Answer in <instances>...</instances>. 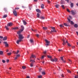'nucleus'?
<instances>
[{
	"mask_svg": "<svg viewBox=\"0 0 78 78\" xmlns=\"http://www.w3.org/2000/svg\"><path fill=\"white\" fill-rule=\"evenodd\" d=\"M20 54H17L16 55V56L18 58L19 57H20Z\"/></svg>",
	"mask_w": 78,
	"mask_h": 78,
	"instance_id": "35",
	"label": "nucleus"
},
{
	"mask_svg": "<svg viewBox=\"0 0 78 78\" xmlns=\"http://www.w3.org/2000/svg\"><path fill=\"white\" fill-rule=\"evenodd\" d=\"M32 5L31 4H29V7L30 9V10L31 9V8H32Z\"/></svg>",
	"mask_w": 78,
	"mask_h": 78,
	"instance_id": "14",
	"label": "nucleus"
},
{
	"mask_svg": "<svg viewBox=\"0 0 78 78\" xmlns=\"http://www.w3.org/2000/svg\"><path fill=\"white\" fill-rule=\"evenodd\" d=\"M22 8H24V9L26 8V7H25V6H22Z\"/></svg>",
	"mask_w": 78,
	"mask_h": 78,
	"instance_id": "50",
	"label": "nucleus"
},
{
	"mask_svg": "<svg viewBox=\"0 0 78 78\" xmlns=\"http://www.w3.org/2000/svg\"><path fill=\"white\" fill-rule=\"evenodd\" d=\"M43 53H44V54H46V53H47V51H44L43 52Z\"/></svg>",
	"mask_w": 78,
	"mask_h": 78,
	"instance_id": "47",
	"label": "nucleus"
},
{
	"mask_svg": "<svg viewBox=\"0 0 78 78\" xmlns=\"http://www.w3.org/2000/svg\"><path fill=\"white\" fill-rule=\"evenodd\" d=\"M5 28L7 30H9V28L7 26H5Z\"/></svg>",
	"mask_w": 78,
	"mask_h": 78,
	"instance_id": "38",
	"label": "nucleus"
},
{
	"mask_svg": "<svg viewBox=\"0 0 78 78\" xmlns=\"http://www.w3.org/2000/svg\"><path fill=\"white\" fill-rule=\"evenodd\" d=\"M44 58V55H43L41 57V59H43V58Z\"/></svg>",
	"mask_w": 78,
	"mask_h": 78,
	"instance_id": "59",
	"label": "nucleus"
},
{
	"mask_svg": "<svg viewBox=\"0 0 78 78\" xmlns=\"http://www.w3.org/2000/svg\"><path fill=\"white\" fill-rule=\"evenodd\" d=\"M67 72H68V73H71V71H70L69 70H67Z\"/></svg>",
	"mask_w": 78,
	"mask_h": 78,
	"instance_id": "45",
	"label": "nucleus"
},
{
	"mask_svg": "<svg viewBox=\"0 0 78 78\" xmlns=\"http://www.w3.org/2000/svg\"><path fill=\"white\" fill-rule=\"evenodd\" d=\"M59 27H64V26H63V25H59Z\"/></svg>",
	"mask_w": 78,
	"mask_h": 78,
	"instance_id": "44",
	"label": "nucleus"
},
{
	"mask_svg": "<svg viewBox=\"0 0 78 78\" xmlns=\"http://www.w3.org/2000/svg\"><path fill=\"white\" fill-rule=\"evenodd\" d=\"M65 1H66L67 2V3H69V0H65Z\"/></svg>",
	"mask_w": 78,
	"mask_h": 78,
	"instance_id": "60",
	"label": "nucleus"
},
{
	"mask_svg": "<svg viewBox=\"0 0 78 78\" xmlns=\"http://www.w3.org/2000/svg\"><path fill=\"white\" fill-rule=\"evenodd\" d=\"M76 33L77 36H78V32L76 31Z\"/></svg>",
	"mask_w": 78,
	"mask_h": 78,
	"instance_id": "64",
	"label": "nucleus"
},
{
	"mask_svg": "<svg viewBox=\"0 0 78 78\" xmlns=\"http://www.w3.org/2000/svg\"><path fill=\"white\" fill-rule=\"evenodd\" d=\"M67 45H68V46H69V47L71 46L70 44L69 43H68Z\"/></svg>",
	"mask_w": 78,
	"mask_h": 78,
	"instance_id": "48",
	"label": "nucleus"
},
{
	"mask_svg": "<svg viewBox=\"0 0 78 78\" xmlns=\"http://www.w3.org/2000/svg\"><path fill=\"white\" fill-rule=\"evenodd\" d=\"M72 48H73V49H74V48H75V46L73 47Z\"/></svg>",
	"mask_w": 78,
	"mask_h": 78,
	"instance_id": "63",
	"label": "nucleus"
},
{
	"mask_svg": "<svg viewBox=\"0 0 78 78\" xmlns=\"http://www.w3.org/2000/svg\"><path fill=\"white\" fill-rule=\"evenodd\" d=\"M60 58L61 60L62 61V62L64 63L66 62V61H64V59H63V57H60Z\"/></svg>",
	"mask_w": 78,
	"mask_h": 78,
	"instance_id": "15",
	"label": "nucleus"
},
{
	"mask_svg": "<svg viewBox=\"0 0 78 78\" xmlns=\"http://www.w3.org/2000/svg\"><path fill=\"white\" fill-rule=\"evenodd\" d=\"M42 76L40 75L38 76V78H42Z\"/></svg>",
	"mask_w": 78,
	"mask_h": 78,
	"instance_id": "40",
	"label": "nucleus"
},
{
	"mask_svg": "<svg viewBox=\"0 0 78 78\" xmlns=\"http://www.w3.org/2000/svg\"><path fill=\"white\" fill-rule=\"evenodd\" d=\"M3 54V52L2 51H0V55H2Z\"/></svg>",
	"mask_w": 78,
	"mask_h": 78,
	"instance_id": "26",
	"label": "nucleus"
},
{
	"mask_svg": "<svg viewBox=\"0 0 78 78\" xmlns=\"http://www.w3.org/2000/svg\"><path fill=\"white\" fill-rule=\"evenodd\" d=\"M15 9L16 10V9H19V8H16Z\"/></svg>",
	"mask_w": 78,
	"mask_h": 78,
	"instance_id": "57",
	"label": "nucleus"
},
{
	"mask_svg": "<svg viewBox=\"0 0 78 78\" xmlns=\"http://www.w3.org/2000/svg\"><path fill=\"white\" fill-rule=\"evenodd\" d=\"M6 61L7 62H9V59H7Z\"/></svg>",
	"mask_w": 78,
	"mask_h": 78,
	"instance_id": "58",
	"label": "nucleus"
},
{
	"mask_svg": "<svg viewBox=\"0 0 78 78\" xmlns=\"http://www.w3.org/2000/svg\"><path fill=\"white\" fill-rule=\"evenodd\" d=\"M32 58H36V56L34 55H32L30 57V59H32Z\"/></svg>",
	"mask_w": 78,
	"mask_h": 78,
	"instance_id": "7",
	"label": "nucleus"
},
{
	"mask_svg": "<svg viewBox=\"0 0 78 78\" xmlns=\"http://www.w3.org/2000/svg\"><path fill=\"white\" fill-rule=\"evenodd\" d=\"M42 68H40L39 69V72H42Z\"/></svg>",
	"mask_w": 78,
	"mask_h": 78,
	"instance_id": "29",
	"label": "nucleus"
},
{
	"mask_svg": "<svg viewBox=\"0 0 78 78\" xmlns=\"http://www.w3.org/2000/svg\"><path fill=\"white\" fill-rule=\"evenodd\" d=\"M12 25V23H9L7 24L8 27H11Z\"/></svg>",
	"mask_w": 78,
	"mask_h": 78,
	"instance_id": "8",
	"label": "nucleus"
},
{
	"mask_svg": "<svg viewBox=\"0 0 78 78\" xmlns=\"http://www.w3.org/2000/svg\"><path fill=\"white\" fill-rule=\"evenodd\" d=\"M69 17L71 19H72V17L71 16H69Z\"/></svg>",
	"mask_w": 78,
	"mask_h": 78,
	"instance_id": "52",
	"label": "nucleus"
},
{
	"mask_svg": "<svg viewBox=\"0 0 78 78\" xmlns=\"http://www.w3.org/2000/svg\"><path fill=\"white\" fill-rule=\"evenodd\" d=\"M74 27H75V28H78V24H74Z\"/></svg>",
	"mask_w": 78,
	"mask_h": 78,
	"instance_id": "21",
	"label": "nucleus"
},
{
	"mask_svg": "<svg viewBox=\"0 0 78 78\" xmlns=\"http://www.w3.org/2000/svg\"><path fill=\"white\" fill-rule=\"evenodd\" d=\"M31 61L32 62H33V63L34 62H35V61H34V60H31L30 61V62H31Z\"/></svg>",
	"mask_w": 78,
	"mask_h": 78,
	"instance_id": "31",
	"label": "nucleus"
},
{
	"mask_svg": "<svg viewBox=\"0 0 78 78\" xmlns=\"http://www.w3.org/2000/svg\"><path fill=\"white\" fill-rule=\"evenodd\" d=\"M36 11L37 12L40 13L41 12V10L39 9H36Z\"/></svg>",
	"mask_w": 78,
	"mask_h": 78,
	"instance_id": "17",
	"label": "nucleus"
},
{
	"mask_svg": "<svg viewBox=\"0 0 78 78\" xmlns=\"http://www.w3.org/2000/svg\"><path fill=\"white\" fill-rule=\"evenodd\" d=\"M63 25L65 26V27H69V26L68 24H66V23H64Z\"/></svg>",
	"mask_w": 78,
	"mask_h": 78,
	"instance_id": "20",
	"label": "nucleus"
},
{
	"mask_svg": "<svg viewBox=\"0 0 78 78\" xmlns=\"http://www.w3.org/2000/svg\"><path fill=\"white\" fill-rule=\"evenodd\" d=\"M62 41H63V45H66V43H65V41L64 40H63Z\"/></svg>",
	"mask_w": 78,
	"mask_h": 78,
	"instance_id": "22",
	"label": "nucleus"
},
{
	"mask_svg": "<svg viewBox=\"0 0 78 78\" xmlns=\"http://www.w3.org/2000/svg\"><path fill=\"white\" fill-rule=\"evenodd\" d=\"M42 75H45V73L44 71L42 72Z\"/></svg>",
	"mask_w": 78,
	"mask_h": 78,
	"instance_id": "36",
	"label": "nucleus"
},
{
	"mask_svg": "<svg viewBox=\"0 0 78 78\" xmlns=\"http://www.w3.org/2000/svg\"><path fill=\"white\" fill-rule=\"evenodd\" d=\"M21 32H22V31H21V29H20V31L17 32V34H19V35H20V34H20V33H21Z\"/></svg>",
	"mask_w": 78,
	"mask_h": 78,
	"instance_id": "11",
	"label": "nucleus"
},
{
	"mask_svg": "<svg viewBox=\"0 0 78 78\" xmlns=\"http://www.w3.org/2000/svg\"><path fill=\"white\" fill-rule=\"evenodd\" d=\"M8 17V15H4L2 17V18H6V17Z\"/></svg>",
	"mask_w": 78,
	"mask_h": 78,
	"instance_id": "19",
	"label": "nucleus"
},
{
	"mask_svg": "<svg viewBox=\"0 0 78 78\" xmlns=\"http://www.w3.org/2000/svg\"><path fill=\"white\" fill-rule=\"evenodd\" d=\"M40 19H44V16H41L40 17Z\"/></svg>",
	"mask_w": 78,
	"mask_h": 78,
	"instance_id": "30",
	"label": "nucleus"
},
{
	"mask_svg": "<svg viewBox=\"0 0 78 78\" xmlns=\"http://www.w3.org/2000/svg\"><path fill=\"white\" fill-rule=\"evenodd\" d=\"M70 23H71V25H74V23H73V21H70Z\"/></svg>",
	"mask_w": 78,
	"mask_h": 78,
	"instance_id": "33",
	"label": "nucleus"
},
{
	"mask_svg": "<svg viewBox=\"0 0 78 78\" xmlns=\"http://www.w3.org/2000/svg\"><path fill=\"white\" fill-rule=\"evenodd\" d=\"M26 78H30V76H27Z\"/></svg>",
	"mask_w": 78,
	"mask_h": 78,
	"instance_id": "62",
	"label": "nucleus"
},
{
	"mask_svg": "<svg viewBox=\"0 0 78 78\" xmlns=\"http://www.w3.org/2000/svg\"><path fill=\"white\" fill-rule=\"evenodd\" d=\"M62 9H65V7H64V5H62Z\"/></svg>",
	"mask_w": 78,
	"mask_h": 78,
	"instance_id": "39",
	"label": "nucleus"
},
{
	"mask_svg": "<svg viewBox=\"0 0 78 78\" xmlns=\"http://www.w3.org/2000/svg\"><path fill=\"white\" fill-rule=\"evenodd\" d=\"M49 60H50L51 61H52V60L53 59V58H52V56L51 55H49Z\"/></svg>",
	"mask_w": 78,
	"mask_h": 78,
	"instance_id": "12",
	"label": "nucleus"
},
{
	"mask_svg": "<svg viewBox=\"0 0 78 78\" xmlns=\"http://www.w3.org/2000/svg\"><path fill=\"white\" fill-rule=\"evenodd\" d=\"M71 12L72 15H76V11L75 10H71Z\"/></svg>",
	"mask_w": 78,
	"mask_h": 78,
	"instance_id": "3",
	"label": "nucleus"
},
{
	"mask_svg": "<svg viewBox=\"0 0 78 78\" xmlns=\"http://www.w3.org/2000/svg\"><path fill=\"white\" fill-rule=\"evenodd\" d=\"M68 61H69L70 62H72V60H70V59H69Z\"/></svg>",
	"mask_w": 78,
	"mask_h": 78,
	"instance_id": "54",
	"label": "nucleus"
},
{
	"mask_svg": "<svg viewBox=\"0 0 78 78\" xmlns=\"http://www.w3.org/2000/svg\"><path fill=\"white\" fill-rule=\"evenodd\" d=\"M51 29H52V30H51V31L50 32V33L51 34V33H53V32H55V33H56V30H55V27H51Z\"/></svg>",
	"mask_w": 78,
	"mask_h": 78,
	"instance_id": "2",
	"label": "nucleus"
},
{
	"mask_svg": "<svg viewBox=\"0 0 78 78\" xmlns=\"http://www.w3.org/2000/svg\"><path fill=\"white\" fill-rule=\"evenodd\" d=\"M3 43L4 44H5V47H8L9 45L8 44V43H7V42H6V41H4Z\"/></svg>",
	"mask_w": 78,
	"mask_h": 78,
	"instance_id": "9",
	"label": "nucleus"
},
{
	"mask_svg": "<svg viewBox=\"0 0 78 78\" xmlns=\"http://www.w3.org/2000/svg\"><path fill=\"white\" fill-rule=\"evenodd\" d=\"M17 58H18V57H17L16 56V57L15 58V60H16Z\"/></svg>",
	"mask_w": 78,
	"mask_h": 78,
	"instance_id": "55",
	"label": "nucleus"
},
{
	"mask_svg": "<svg viewBox=\"0 0 78 78\" xmlns=\"http://www.w3.org/2000/svg\"><path fill=\"white\" fill-rule=\"evenodd\" d=\"M40 16V14H39V13H37V17L38 18H39Z\"/></svg>",
	"mask_w": 78,
	"mask_h": 78,
	"instance_id": "24",
	"label": "nucleus"
},
{
	"mask_svg": "<svg viewBox=\"0 0 78 78\" xmlns=\"http://www.w3.org/2000/svg\"><path fill=\"white\" fill-rule=\"evenodd\" d=\"M22 68L23 69H26V67L25 66H22Z\"/></svg>",
	"mask_w": 78,
	"mask_h": 78,
	"instance_id": "37",
	"label": "nucleus"
},
{
	"mask_svg": "<svg viewBox=\"0 0 78 78\" xmlns=\"http://www.w3.org/2000/svg\"><path fill=\"white\" fill-rule=\"evenodd\" d=\"M13 13L14 15L15 16H17V11L15 10H13Z\"/></svg>",
	"mask_w": 78,
	"mask_h": 78,
	"instance_id": "5",
	"label": "nucleus"
},
{
	"mask_svg": "<svg viewBox=\"0 0 78 78\" xmlns=\"http://www.w3.org/2000/svg\"><path fill=\"white\" fill-rule=\"evenodd\" d=\"M30 41L31 43H33V40H32V39H30Z\"/></svg>",
	"mask_w": 78,
	"mask_h": 78,
	"instance_id": "32",
	"label": "nucleus"
},
{
	"mask_svg": "<svg viewBox=\"0 0 78 78\" xmlns=\"http://www.w3.org/2000/svg\"><path fill=\"white\" fill-rule=\"evenodd\" d=\"M23 38H24V37L23 36V35L22 34L19 35L18 39H19V40H18L16 41L17 44H19V42H20L21 41H22V40Z\"/></svg>",
	"mask_w": 78,
	"mask_h": 78,
	"instance_id": "1",
	"label": "nucleus"
},
{
	"mask_svg": "<svg viewBox=\"0 0 78 78\" xmlns=\"http://www.w3.org/2000/svg\"><path fill=\"white\" fill-rule=\"evenodd\" d=\"M2 62H3V63H5V60H2Z\"/></svg>",
	"mask_w": 78,
	"mask_h": 78,
	"instance_id": "51",
	"label": "nucleus"
},
{
	"mask_svg": "<svg viewBox=\"0 0 78 78\" xmlns=\"http://www.w3.org/2000/svg\"><path fill=\"white\" fill-rule=\"evenodd\" d=\"M45 41L46 42V47H48V45L49 44V41H48L47 40V39H45Z\"/></svg>",
	"mask_w": 78,
	"mask_h": 78,
	"instance_id": "4",
	"label": "nucleus"
},
{
	"mask_svg": "<svg viewBox=\"0 0 78 78\" xmlns=\"http://www.w3.org/2000/svg\"><path fill=\"white\" fill-rule=\"evenodd\" d=\"M66 10L67 12H70V10H69V9H67Z\"/></svg>",
	"mask_w": 78,
	"mask_h": 78,
	"instance_id": "43",
	"label": "nucleus"
},
{
	"mask_svg": "<svg viewBox=\"0 0 78 78\" xmlns=\"http://www.w3.org/2000/svg\"><path fill=\"white\" fill-rule=\"evenodd\" d=\"M43 30H47V28L45 27H43Z\"/></svg>",
	"mask_w": 78,
	"mask_h": 78,
	"instance_id": "28",
	"label": "nucleus"
},
{
	"mask_svg": "<svg viewBox=\"0 0 78 78\" xmlns=\"http://www.w3.org/2000/svg\"><path fill=\"white\" fill-rule=\"evenodd\" d=\"M75 78H78V76H75Z\"/></svg>",
	"mask_w": 78,
	"mask_h": 78,
	"instance_id": "53",
	"label": "nucleus"
},
{
	"mask_svg": "<svg viewBox=\"0 0 78 78\" xmlns=\"http://www.w3.org/2000/svg\"><path fill=\"white\" fill-rule=\"evenodd\" d=\"M59 5H58V4H57V5H55V7L56 8H58V7H59Z\"/></svg>",
	"mask_w": 78,
	"mask_h": 78,
	"instance_id": "27",
	"label": "nucleus"
},
{
	"mask_svg": "<svg viewBox=\"0 0 78 78\" xmlns=\"http://www.w3.org/2000/svg\"><path fill=\"white\" fill-rule=\"evenodd\" d=\"M67 19L68 20L69 22H70V19H69V18H67Z\"/></svg>",
	"mask_w": 78,
	"mask_h": 78,
	"instance_id": "42",
	"label": "nucleus"
},
{
	"mask_svg": "<svg viewBox=\"0 0 78 78\" xmlns=\"http://www.w3.org/2000/svg\"><path fill=\"white\" fill-rule=\"evenodd\" d=\"M19 53V51L18 50H17V51H16V54L17 55V54H18V53Z\"/></svg>",
	"mask_w": 78,
	"mask_h": 78,
	"instance_id": "41",
	"label": "nucleus"
},
{
	"mask_svg": "<svg viewBox=\"0 0 78 78\" xmlns=\"http://www.w3.org/2000/svg\"><path fill=\"white\" fill-rule=\"evenodd\" d=\"M21 31H23V30H24V29H25V28L24 27V26H21Z\"/></svg>",
	"mask_w": 78,
	"mask_h": 78,
	"instance_id": "10",
	"label": "nucleus"
},
{
	"mask_svg": "<svg viewBox=\"0 0 78 78\" xmlns=\"http://www.w3.org/2000/svg\"><path fill=\"white\" fill-rule=\"evenodd\" d=\"M71 8H73V3H71Z\"/></svg>",
	"mask_w": 78,
	"mask_h": 78,
	"instance_id": "25",
	"label": "nucleus"
},
{
	"mask_svg": "<svg viewBox=\"0 0 78 78\" xmlns=\"http://www.w3.org/2000/svg\"><path fill=\"white\" fill-rule=\"evenodd\" d=\"M7 55H11V52L7 53Z\"/></svg>",
	"mask_w": 78,
	"mask_h": 78,
	"instance_id": "46",
	"label": "nucleus"
},
{
	"mask_svg": "<svg viewBox=\"0 0 78 78\" xmlns=\"http://www.w3.org/2000/svg\"><path fill=\"white\" fill-rule=\"evenodd\" d=\"M36 35L37 37H39V35L38 34H37Z\"/></svg>",
	"mask_w": 78,
	"mask_h": 78,
	"instance_id": "49",
	"label": "nucleus"
},
{
	"mask_svg": "<svg viewBox=\"0 0 78 78\" xmlns=\"http://www.w3.org/2000/svg\"><path fill=\"white\" fill-rule=\"evenodd\" d=\"M22 21L23 22V23L24 25H26V24H27V22H26V21H25V20H23Z\"/></svg>",
	"mask_w": 78,
	"mask_h": 78,
	"instance_id": "18",
	"label": "nucleus"
},
{
	"mask_svg": "<svg viewBox=\"0 0 78 78\" xmlns=\"http://www.w3.org/2000/svg\"><path fill=\"white\" fill-rule=\"evenodd\" d=\"M0 38H1V39H3V37H2V36H0Z\"/></svg>",
	"mask_w": 78,
	"mask_h": 78,
	"instance_id": "56",
	"label": "nucleus"
},
{
	"mask_svg": "<svg viewBox=\"0 0 78 78\" xmlns=\"http://www.w3.org/2000/svg\"><path fill=\"white\" fill-rule=\"evenodd\" d=\"M30 65V67H33V63H31Z\"/></svg>",
	"mask_w": 78,
	"mask_h": 78,
	"instance_id": "34",
	"label": "nucleus"
},
{
	"mask_svg": "<svg viewBox=\"0 0 78 78\" xmlns=\"http://www.w3.org/2000/svg\"><path fill=\"white\" fill-rule=\"evenodd\" d=\"M62 77H64V75L63 74H62V75H61Z\"/></svg>",
	"mask_w": 78,
	"mask_h": 78,
	"instance_id": "61",
	"label": "nucleus"
},
{
	"mask_svg": "<svg viewBox=\"0 0 78 78\" xmlns=\"http://www.w3.org/2000/svg\"><path fill=\"white\" fill-rule=\"evenodd\" d=\"M3 41H6L7 40V37H4L3 39Z\"/></svg>",
	"mask_w": 78,
	"mask_h": 78,
	"instance_id": "16",
	"label": "nucleus"
},
{
	"mask_svg": "<svg viewBox=\"0 0 78 78\" xmlns=\"http://www.w3.org/2000/svg\"><path fill=\"white\" fill-rule=\"evenodd\" d=\"M58 61V59L56 58H55L53 59H52L51 61H52V62H54V61L55 62H56V61Z\"/></svg>",
	"mask_w": 78,
	"mask_h": 78,
	"instance_id": "6",
	"label": "nucleus"
},
{
	"mask_svg": "<svg viewBox=\"0 0 78 78\" xmlns=\"http://www.w3.org/2000/svg\"><path fill=\"white\" fill-rule=\"evenodd\" d=\"M41 8L42 9H44V5L43 4H41Z\"/></svg>",
	"mask_w": 78,
	"mask_h": 78,
	"instance_id": "13",
	"label": "nucleus"
},
{
	"mask_svg": "<svg viewBox=\"0 0 78 78\" xmlns=\"http://www.w3.org/2000/svg\"><path fill=\"white\" fill-rule=\"evenodd\" d=\"M18 28H19L17 27H15L13 28L12 29L13 30H16L18 29Z\"/></svg>",
	"mask_w": 78,
	"mask_h": 78,
	"instance_id": "23",
	"label": "nucleus"
}]
</instances>
